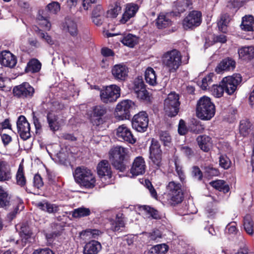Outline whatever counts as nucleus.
<instances>
[{
	"instance_id": "nucleus-1",
	"label": "nucleus",
	"mask_w": 254,
	"mask_h": 254,
	"mask_svg": "<svg viewBox=\"0 0 254 254\" xmlns=\"http://www.w3.org/2000/svg\"><path fill=\"white\" fill-rule=\"evenodd\" d=\"M128 149L117 146L113 147L109 152V159L114 167L120 172L126 169L125 161L128 157Z\"/></svg>"
},
{
	"instance_id": "nucleus-2",
	"label": "nucleus",
	"mask_w": 254,
	"mask_h": 254,
	"mask_svg": "<svg viewBox=\"0 0 254 254\" xmlns=\"http://www.w3.org/2000/svg\"><path fill=\"white\" fill-rule=\"evenodd\" d=\"M215 108L209 97L203 96L198 101L196 114L202 120H210L215 115Z\"/></svg>"
},
{
	"instance_id": "nucleus-3",
	"label": "nucleus",
	"mask_w": 254,
	"mask_h": 254,
	"mask_svg": "<svg viewBox=\"0 0 254 254\" xmlns=\"http://www.w3.org/2000/svg\"><path fill=\"white\" fill-rule=\"evenodd\" d=\"M75 181L81 187L92 189L95 186L96 179L91 171L84 167H77L73 174Z\"/></svg>"
},
{
	"instance_id": "nucleus-4",
	"label": "nucleus",
	"mask_w": 254,
	"mask_h": 254,
	"mask_svg": "<svg viewBox=\"0 0 254 254\" xmlns=\"http://www.w3.org/2000/svg\"><path fill=\"white\" fill-rule=\"evenodd\" d=\"M163 64L170 72H175L182 64L181 53L176 50L168 51L163 57Z\"/></svg>"
},
{
	"instance_id": "nucleus-5",
	"label": "nucleus",
	"mask_w": 254,
	"mask_h": 254,
	"mask_svg": "<svg viewBox=\"0 0 254 254\" xmlns=\"http://www.w3.org/2000/svg\"><path fill=\"white\" fill-rule=\"evenodd\" d=\"M167 200L171 205L181 203L183 199L182 185L175 181H171L166 186Z\"/></svg>"
},
{
	"instance_id": "nucleus-6",
	"label": "nucleus",
	"mask_w": 254,
	"mask_h": 254,
	"mask_svg": "<svg viewBox=\"0 0 254 254\" xmlns=\"http://www.w3.org/2000/svg\"><path fill=\"white\" fill-rule=\"evenodd\" d=\"M180 105L179 95L175 92H171L164 102L165 114L170 117H175L179 112Z\"/></svg>"
},
{
	"instance_id": "nucleus-7",
	"label": "nucleus",
	"mask_w": 254,
	"mask_h": 254,
	"mask_svg": "<svg viewBox=\"0 0 254 254\" xmlns=\"http://www.w3.org/2000/svg\"><path fill=\"white\" fill-rule=\"evenodd\" d=\"M100 96L101 100L104 103L114 102L120 96V88L116 85L103 87L100 90Z\"/></svg>"
},
{
	"instance_id": "nucleus-8",
	"label": "nucleus",
	"mask_w": 254,
	"mask_h": 254,
	"mask_svg": "<svg viewBox=\"0 0 254 254\" xmlns=\"http://www.w3.org/2000/svg\"><path fill=\"white\" fill-rule=\"evenodd\" d=\"M134 103L129 100H124L116 106L115 115L120 120L129 119L130 112L134 107Z\"/></svg>"
},
{
	"instance_id": "nucleus-9",
	"label": "nucleus",
	"mask_w": 254,
	"mask_h": 254,
	"mask_svg": "<svg viewBox=\"0 0 254 254\" xmlns=\"http://www.w3.org/2000/svg\"><path fill=\"white\" fill-rule=\"evenodd\" d=\"M201 21V12L198 10H192L184 19L183 26L185 30L192 29L199 26Z\"/></svg>"
},
{
	"instance_id": "nucleus-10",
	"label": "nucleus",
	"mask_w": 254,
	"mask_h": 254,
	"mask_svg": "<svg viewBox=\"0 0 254 254\" xmlns=\"http://www.w3.org/2000/svg\"><path fill=\"white\" fill-rule=\"evenodd\" d=\"M242 81V76L239 73L224 78L222 80L224 91L229 95L233 94L236 90L238 85Z\"/></svg>"
},
{
	"instance_id": "nucleus-11",
	"label": "nucleus",
	"mask_w": 254,
	"mask_h": 254,
	"mask_svg": "<svg viewBox=\"0 0 254 254\" xmlns=\"http://www.w3.org/2000/svg\"><path fill=\"white\" fill-rule=\"evenodd\" d=\"M148 122L147 114L140 112L133 116L131 123L132 128L138 132H145L148 126Z\"/></svg>"
},
{
	"instance_id": "nucleus-12",
	"label": "nucleus",
	"mask_w": 254,
	"mask_h": 254,
	"mask_svg": "<svg viewBox=\"0 0 254 254\" xmlns=\"http://www.w3.org/2000/svg\"><path fill=\"white\" fill-rule=\"evenodd\" d=\"M34 93V88L26 82L15 86L13 89L14 96L22 99H30L33 96Z\"/></svg>"
},
{
	"instance_id": "nucleus-13",
	"label": "nucleus",
	"mask_w": 254,
	"mask_h": 254,
	"mask_svg": "<svg viewBox=\"0 0 254 254\" xmlns=\"http://www.w3.org/2000/svg\"><path fill=\"white\" fill-rule=\"evenodd\" d=\"M18 132L23 140H27L31 137L30 124L23 116L19 117L17 121Z\"/></svg>"
},
{
	"instance_id": "nucleus-14",
	"label": "nucleus",
	"mask_w": 254,
	"mask_h": 254,
	"mask_svg": "<svg viewBox=\"0 0 254 254\" xmlns=\"http://www.w3.org/2000/svg\"><path fill=\"white\" fill-rule=\"evenodd\" d=\"M116 135L118 139L130 144L136 142V138L132 135L130 129L125 125H122L117 128Z\"/></svg>"
},
{
	"instance_id": "nucleus-15",
	"label": "nucleus",
	"mask_w": 254,
	"mask_h": 254,
	"mask_svg": "<svg viewBox=\"0 0 254 254\" xmlns=\"http://www.w3.org/2000/svg\"><path fill=\"white\" fill-rule=\"evenodd\" d=\"M107 112V108L103 105H97L94 106L91 108V117L92 120L95 118L93 123L96 126L103 123L102 117L106 114Z\"/></svg>"
},
{
	"instance_id": "nucleus-16",
	"label": "nucleus",
	"mask_w": 254,
	"mask_h": 254,
	"mask_svg": "<svg viewBox=\"0 0 254 254\" xmlns=\"http://www.w3.org/2000/svg\"><path fill=\"white\" fill-rule=\"evenodd\" d=\"M146 170V164L144 158L142 156H137L134 159L131 167L130 173L132 176H136L143 174Z\"/></svg>"
},
{
	"instance_id": "nucleus-17",
	"label": "nucleus",
	"mask_w": 254,
	"mask_h": 254,
	"mask_svg": "<svg viewBox=\"0 0 254 254\" xmlns=\"http://www.w3.org/2000/svg\"><path fill=\"white\" fill-rule=\"evenodd\" d=\"M0 63L5 67H14L17 64V58L8 51H3L0 53Z\"/></svg>"
},
{
	"instance_id": "nucleus-18",
	"label": "nucleus",
	"mask_w": 254,
	"mask_h": 254,
	"mask_svg": "<svg viewBox=\"0 0 254 254\" xmlns=\"http://www.w3.org/2000/svg\"><path fill=\"white\" fill-rule=\"evenodd\" d=\"M109 222L110 229L114 232H122L125 227V217L122 213L117 214L115 219H110Z\"/></svg>"
},
{
	"instance_id": "nucleus-19",
	"label": "nucleus",
	"mask_w": 254,
	"mask_h": 254,
	"mask_svg": "<svg viewBox=\"0 0 254 254\" xmlns=\"http://www.w3.org/2000/svg\"><path fill=\"white\" fill-rule=\"evenodd\" d=\"M128 68L124 64H117L115 65L112 69V74L114 78L118 81H122L126 79L127 76Z\"/></svg>"
},
{
	"instance_id": "nucleus-20",
	"label": "nucleus",
	"mask_w": 254,
	"mask_h": 254,
	"mask_svg": "<svg viewBox=\"0 0 254 254\" xmlns=\"http://www.w3.org/2000/svg\"><path fill=\"white\" fill-rule=\"evenodd\" d=\"M139 9L138 5L134 3L127 4L126 10L124 13L121 22L122 23H126L130 18L135 16Z\"/></svg>"
},
{
	"instance_id": "nucleus-21",
	"label": "nucleus",
	"mask_w": 254,
	"mask_h": 254,
	"mask_svg": "<svg viewBox=\"0 0 254 254\" xmlns=\"http://www.w3.org/2000/svg\"><path fill=\"white\" fill-rule=\"evenodd\" d=\"M236 65V62L232 59L227 58L223 59L217 66L215 71L220 73L222 71L233 70Z\"/></svg>"
},
{
	"instance_id": "nucleus-22",
	"label": "nucleus",
	"mask_w": 254,
	"mask_h": 254,
	"mask_svg": "<svg viewBox=\"0 0 254 254\" xmlns=\"http://www.w3.org/2000/svg\"><path fill=\"white\" fill-rule=\"evenodd\" d=\"M101 244L95 240L87 243L83 249V254H97L101 250Z\"/></svg>"
},
{
	"instance_id": "nucleus-23",
	"label": "nucleus",
	"mask_w": 254,
	"mask_h": 254,
	"mask_svg": "<svg viewBox=\"0 0 254 254\" xmlns=\"http://www.w3.org/2000/svg\"><path fill=\"white\" fill-rule=\"evenodd\" d=\"M97 173L100 177L107 176L108 178H111L112 171L110 164L105 160L101 161L97 167Z\"/></svg>"
},
{
	"instance_id": "nucleus-24",
	"label": "nucleus",
	"mask_w": 254,
	"mask_h": 254,
	"mask_svg": "<svg viewBox=\"0 0 254 254\" xmlns=\"http://www.w3.org/2000/svg\"><path fill=\"white\" fill-rule=\"evenodd\" d=\"M11 178V173L9 165L5 161H0V182L7 181Z\"/></svg>"
},
{
	"instance_id": "nucleus-25",
	"label": "nucleus",
	"mask_w": 254,
	"mask_h": 254,
	"mask_svg": "<svg viewBox=\"0 0 254 254\" xmlns=\"http://www.w3.org/2000/svg\"><path fill=\"white\" fill-rule=\"evenodd\" d=\"M239 56L244 60L254 59V47L253 46L242 47L238 51Z\"/></svg>"
},
{
	"instance_id": "nucleus-26",
	"label": "nucleus",
	"mask_w": 254,
	"mask_h": 254,
	"mask_svg": "<svg viewBox=\"0 0 254 254\" xmlns=\"http://www.w3.org/2000/svg\"><path fill=\"white\" fill-rule=\"evenodd\" d=\"M63 27L64 30L68 31L71 35L74 36L77 35V27L76 23L71 18H65Z\"/></svg>"
},
{
	"instance_id": "nucleus-27",
	"label": "nucleus",
	"mask_w": 254,
	"mask_h": 254,
	"mask_svg": "<svg viewBox=\"0 0 254 254\" xmlns=\"http://www.w3.org/2000/svg\"><path fill=\"white\" fill-rule=\"evenodd\" d=\"M198 145L204 152H208L211 145V138L206 135L198 136L196 139Z\"/></svg>"
},
{
	"instance_id": "nucleus-28",
	"label": "nucleus",
	"mask_w": 254,
	"mask_h": 254,
	"mask_svg": "<svg viewBox=\"0 0 254 254\" xmlns=\"http://www.w3.org/2000/svg\"><path fill=\"white\" fill-rule=\"evenodd\" d=\"M240 27L246 31H254V18L252 15L245 16L243 18Z\"/></svg>"
},
{
	"instance_id": "nucleus-29",
	"label": "nucleus",
	"mask_w": 254,
	"mask_h": 254,
	"mask_svg": "<svg viewBox=\"0 0 254 254\" xmlns=\"http://www.w3.org/2000/svg\"><path fill=\"white\" fill-rule=\"evenodd\" d=\"M252 125L248 120L241 121L239 125V132L243 136H247L250 134L252 130Z\"/></svg>"
},
{
	"instance_id": "nucleus-30",
	"label": "nucleus",
	"mask_w": 254,
	"mask_h": 254,
	"mask_svg": "<svg viewBox=\"0 0 254 254\" xmlns=\"http://www.w3.org/2000/svg\"><path fill=\"white\" fill-rule=\"evenodd\" d=\"M47 120L51 130L55 132L59 129L60 124L58 121V117L56 115L50 113H48Z\"/></svg>"
},
{
	"instance_id": "nucleus-31",
	"label": "nucleus",
	"mask_w": 254,
	"mask_h": 254,
	"mask_svg": "<svg viewBox=\"0 0 254 254\" xmlns=\"http://www.w3.org/2000/svg\"><path fill=\"white\" fill-rule=\"evenodd\" d=\"M230 20L231 18L228 14L225 13L222 14L217 23L219 30L223 33H226L227 32L228 24L230 21Z\"/></svg>"
},
{
	"instance_id": "nucleus-32",
	"label": "nucleus",
	"mask_w": 254,
	"mask_h": 254,
	"mask_svg": "<svg viewBox=\"0 0 254 254\" xmlns=\"http://www.w3.org/2000/svg\"><path fill=\"white\" fill-rule=\"evenodd\" d=\"M156 21V25L159 29L166 28L171 24L169 16L163 14H159Z\"/></svg>"
},
{
	"instance_id": "nucleus-33",
	"label": "nucleus",
	"mask_w": 254,
	"mask_h": 254,
	"mask_svg": "<svg viewBox=\"0 0 254 254\" xmlns=\"http://www.w3.org/2000/svg\"><path fill=\"white\" fill-rule=\"evenodd\" d=\"M120 41L125 45L133 47L137 44L138 39L136 36L131 34H128L123 36Z\"/></svg>"
},
{
	"instance_id": "nucleus-34",
	"label": "nucleus",
	"mask_w": 254,
	"mask_h": 254,
	"mask_svg": "<svg viewBox=\"0 0 254 254\" xmlns=\"http://www.w3.org/2000/svg\"><path fill=\"white\" fill-rule=\"evenodd\" d=\"M41 68V63L36 59L31 60L27 64L26 70L32 73L38 72Z\"/></svg>"
},
{
	"instance_id": "nucleus-35",
	"label": "nucleus",
	"mask_w": 254,
	"mask_h": 254,
	"mask_svg": "<svg viewBox=\"0 0 254 254\" xmlns=\"http://www.w3.org/2000/svg\"><path fill=\"white\" fill-rule=\"evenodd\" d=\"M145 79L146 82L150 85H154L156 84V75L152 68L148 67L145 70Z\"/></svg>"
},
{
	"instance_id": "nucleus-36",
	"label": "nucleus",
	"mask_w": 254,
	"mask_h": 254,
	"mask_svg": "<svg viewBox=\"0 0 254 254\" xmlns=\"http://www.w3.org/2000/svg\"><path fill=\"white\" fill-rule=\"evenodd\" d=\"M37 206L39 209L48 213H55L58 208L55 205L46 201L38 202Z\"/></svg>"
},
{
	"instance_id": "nucleus-37",
	"label": "nucleus",
	"mask_w": 254,
	"mask_h": 254,
	"mask_svg": "<svg viewBox=\"0 0 254 254\" xmlns=\"http://www.w3.org/2000/svg\"><path fill=\"white\" fill-rule=\"evenodd\" d=\"M37 206L39 209L48 213H55L58 208L55 205L46 201L38 202Z\"/></svg>"
},
{
	"instance_id": "nucleus-38",
	"label": "nucleus",
	"mask_w": 254,
	"mask_h": 254,
	"mask_svg": "<svg viewBox=\"0 0 254 254\" xmlns=\"http://www.w3.org/2000/svg\"><path fill=\"white\" fill-rule=\"evenodd\" d=\"M10 205V197L7 192L0 187V207L6 208Z\"/></svg>"
},
{
	"instance_id": "nucleus-39",
	"label": "nucleus",
	"mask_w": 254,
	"mask_h": 254,
	"mask_svg": "<svg viewBox=\"0 0 254 254\" xmlns=\"http://www.w3.org/2000/svg\"><path fill=\"white\" fill-rule=\"evenodd\" d=\"M244 227L247 233L250 235L254 234V222L251 216L247 215L244 218Z\"/></svg>"
},
{
	"instance_id": "nucleus-40",
	"label": "nucleus",
	"mask_w": 254,
	"mask_h": 254,
	"mask_svg": "<svg viewBox=\"0 0 254 254\" xmlns=\"http://www.w3.org/2000/svg\"><path fill=\"white\" fill-rule=\"evenodd\" d=\"M91 213L90 210L84 207L74 209L72 212V216L74 218H80L89 216Z\"/></svg>"
},
{
	"instance_id": "nucleus-41",
	"label": "nucleus",
	"mask_w": 254,
	"mask_h": 254,
	"mask_svg": "<svg viewBox=\"0 0 254 254\" xmlns=\"http://www.w3.org/2000/svg\"><path fill=\"white\" fill-rule=\"evenodd\" d=\"M210 185L219 191L224 192H227L229 190V187L226 185L225 182L223 180H216L210 183Z\"/></svg>"
},
{
	"instance_id": "nucleus-42",
	"label": "nucleus",
	"mask_w": 254,
	"mask_h": 254,
	"mask_svg": "<svg viewBox=\"0 0 254 254\" xmlns=\"http://www.w3.org/2000/svg\"><path fill=\"white\" fill-rule=\"evenodd\" d=\"M150 156L162 155V151L160 149V145L159 142L153 139L151 141V144L149 149Z\"/></svg>"
},
{
	"instance_id": "nucleus-43",
	"label": "nucleus",
	"mask_w": 254,
	"mask_h": 254,
	"mask_svg": "<svg viewBox=\"0 0 254 254\" xmlns=\"http://www.w3.org/2000/svg\"><path fill=\"white\" fill-rule=\"evenodd\" d=\"M168 250L167 245L165 244L157 245L152 247L150 250L151 254H165Z\"/></svg>"
},
{
	"instance_id": "nucleus-44",
	"label": "nucleus",
	"mask_w": 254,
	"mask_h": 254,
	"mask_svg": "<svg viewBox=\"0 0 254 254\" xmlns=\"http://www.w3.org/2000/svg\"><path fill=\"white\" fill-rule=\"evenodd\" d=\"M191 5V0H182L178 3L177 9L179 13H182L188 8H190Z\"/></svg>"
},
{
	"instance_id": "nucleus-45",
	"label": "nucleus",
	"mask_w": 254,
	"mask_h": 254,
	"mask_svg": "<svg viewBox=\"0 0 254 254\" xmlns=\"http://www.w3.org/2000/svg\"><path fill=\"white\" fill-rule=\"evenodd\" d=\"M16 181L18 185L23 187L26 184V178L24 174V169L22 165H20L16 174Z\"/></svg>"
},
{
	"instance_id": "nucleus-46",
	"label": "nucleus",
	"mask_w": 254,
	"mask_h": 254,
	"mask_svg": "<svg viewBox=\"0 0 254 254\" xmlns=\"http://www.w3.org/2000/svg\"><path fill=\"white\" fill-rule=\"evenodd\" d=\"M211 92L212 94L215 97H221L224 92L223 86H222V81L219 85H213Z\"/></svg>"
},
{
	"instance_id": "nucleus-47",
	"label": "nucleus",
	"mask_w": 254,
	"mask_h": 254,
	"mask_svg": "<svg viewBox=\"0 0 254 254\" xmlns=\"http://www.w3.org/2000/svg\"><path fill=\"white\" fill-rule=\"evenodd\" d=\"M204 176L209 179L213 177L218 176L219 174V171L217 169L208 166L204 167Z\"/></svg>"
},
{
	"instance_id": "nucleus-48",
	"label": "nucleus",
	"mask_w": 254,
	"mask_h": 254,
	"mask_svg": "<svg viewBox=\"0 0 254 254\" xmlns=\"http://www.w3.org/2000/svg\"><path fill=\"white\" fill-rule=\"evenodd\" d=\"M227 7L229 8H240L243 6L247 1V0H226Z\"/></svg>"
},
{
	"instance_id": "nucleus-49",
	"label": "nucleus",
	"mask_w": 254,
	"mask_h": 254,
	"mask_svg": "<svg viewBox=\"0 0 254 254\" xmlns=\"http://www.w3.org/2000/svg\"><path fill=\"white\" fill-rule=\"evenodd\" d=\"M32 232L29 227L24 226L21 227V237L23 243H26L29 241L32 236Z\"/></svg>"
},
{
	"instance_id": "nucleus-50",
	"label": "nucleus",
	"mask_w": 254,
	"mask_h": 254,
	"mask_svg": "<svg viewBox=\"0 0 254 254\" xmlns=\"http://www.w3.org/2000/svg\"><path fill=\"white\" fill-rule=\"evenodd\" d=\"M213 76L214 74L213 73H210L202 79L200 83V86L203 90L207 89L209 85L212 83V77Z\"/></svg>"
},
{
	"instance_id": "nucleus-51",
	"label": "nucleus",
	"mask_w": 254,
	"mask_h": 254,
	"mask_svg": "<svg viewBox=\"0 0 254 254\" xmlns=\"http://www.w3.org/2000/svg\"><path fill=\"white\" fill-rule=\"evenodd\" d=\"M142 209L149 214L153 218L155 219H159L161 218L158 211L154 209L153 208L148 205H144L142 206Z\"/></svg>"
},
{
	"instance_id": "nucleus-52",
	"label": "nucleus",
	"mask_w": 254,
	"mask_h": 254,
	"mask_svg": "<svg viewBox=\"0 0 254 254\" xmlns=\"http://www.w3.org/2000/svg\"><path fill=\"white\" fill-rule=\"evenodd\" d=\"M23 208L24 206L23 203L20 201H18L15 204V207L14 208L13 211L10 212L7 215L9 219L10 220H12L15 217L18 212L21 210Z\"/></svg>"
},
{
	"instance_id": "nucleus-53",
	"label": "nucleus",
	"mask_w": 254,
	"mask_h": 254,
	"mask_svg": "<svg viewBox=\"0 0 254 254\" xmlns=\"http://www.w3.org/2000/svg\"><path fill=\"white\" fill-rule=\"evenodd\" d=\"M231 164L230 159L226 155H221L219 157V165L224 169H229Z\"/></svg>"
},
{
	"instance_id": "nucleus-54",
	"label": "nucleus",
	"mask_w": 254,
	"mask_h": 254,
	"mask_svg": "<svg viewBox=\"0 0 254 254\" xmlns=\"http://www.w3.org/2000/svg\"><path fill=\"white\" fill-rule=\"evenodd\" d=\"M54 226L57 230L54 231L51 233H47L46 234V237L48 239L55 238L58 236H60L62 233V228L61 225L58 224H54Z\"/></svg>"
},
{
	"instance_id": "nucleus-55",
	"label": "nucleus",
	"mask_w": 254,
	"mask_h": 254,
	"mask_svg": "<svg viewBox=\"0 0 254 254\" xmlns=\"http://www.w3.org/2000/svg\"><path fill=\"white\" fill-rule=\"evenodd\" d=\"M160 140L164 143V145L167 146L170 143L171 137L169 133L167 131H161L159 133Z\"/></svg>"
},
{
	"instance_id": "nucleus-56",
	"label": "nucleus",
	"mask_w": 254,
	"mask_h": 254,
	"mask_svg": "<svg viewBox=\"0 0 254 254\" xmlns=\"http://www.w3.org/2000/svg\"><path fill=\"white\" fill-rule=\"evenodd\" d=\"M47 9L50 13L56 14L60 10V5L58 2H53L47 6Z\"/></svg>"
},
{
	"instance_id": "nucleus-57",
	"label": "nucleus",
	"mask_w": 254,
	"mask_h": 254,
	"mask_svg": "<svg viewBox=\"0 0 254 254\" xmlns=\"http://www.w3.org/2000/svg\"><path fill=\"white\" fill-rule=\"evenodd\" d=\"M192 176L198 181H201L203 177V174L199 169V168L197 166H193L192 168Z\"/></svg>"
},
{
	"instance_id": "nucleus-58",
	"label": "nucleus",
	"mask_w": 254,
	"mask_h": 254,
	"mask_svg": "<svg viewBox=\"0 0 254 254\" xmlns=\"http://www.w3.org/2000/svg\"><path fill=\"white\" fill-rule=\"evenodd\" d=\"M122 7L120 3L116 2L114 7L110 9L109 13L113 17H116L121 12Z\"/></svg>"
},
{
	"instance_id": "nucleus-59",
	"label": "nucleus",
	"mask_w": 254,
	"mask_h": 254,
	"mask_svg": "<svg viewBox=\"0 0 254 254\" xmlns=\"http://www.w3.org/2000/svg\"><path fill=\"white\" fill-rule=\"evenodd\" d=\"M38 19L42 22L40 23V24L45 27L46 30H50L51 27V24L48 20L47 17L44 16L43 15L39 14L37 17Z\"/></svg>"
},
{
	"instance_id": "nucleus-60",
	"label": "nucleus",
	"mask_w": 254,
	"mask_h": 254,
	"mask_svg": "<svg viewBox=\"0 0 254 254\" xmlns=\"http://www.w3.org/2000/svg\"><path fill=\"white\" fill-rule=\"evenodd\" d=\"M34 186L37 189H40L44 185L42 179L39 174H36L33 179Z\"/></svg>"
},
{
	"instance_id": "nucleus-61",
	"label": "nucleus",
	"mask_w": 254,
	"mask_h": 254,
	"mask_svg": "<svg viewBox=\"0 0 254 254\" xmlns=\"http://www.w3.org/2000/svg\"><path fill=\"white\" fill-rule=\"evenodd\" d=\"M105 16L104 10L101 5H97L93 9L92 13V16Z\"/></svg>"
},
{
	"instance_id": "nucleus-62",
	"label": "nucleus",
	"mask_w": 254,
	"mask_h": 254,
	"mask_svg": "<svg viewBox=\"0 0 254 254\" xmlns=\"http://www.w3.org/2000/svg\"><path fill=\"white\" fill-rule=\"evenodd\" d=\"M236 226V222H231L226 226V231H227L230 234H235L238 231Z\"/></svg>"
},
{
	"instance_id": "nucleus-63",
	"label": "nucleus",
	"mask_w": 254,
	"mask_h": 254,
	"mask_svg": "<svg viewBox=\"0 0 254 254\" xmlns=\"http://www.w3.org/2000/svg\"><path fill=\"white\" fill-rule=\"evenodd\" d=\"M56 160L61 164H64L67 159L66 154L62 151H60L56 155Z\"/></svg>"
},
{
	"instance_id": "nucleus-64",
	"label": "nucleus",
	"mask_w": 254,
	"mask_h": 254,
	"mask_svg": "<svg viewBox=\"0 0 254 254\" xmlns=\"http://www.w3.org/2000/svg\"><path fill=\"white\" fill-rule=\"evenodd\" d=\"M152 163L157 168H159L161 165L162 155H153L149 156Z\"/></svg>"
}]
</instances>
